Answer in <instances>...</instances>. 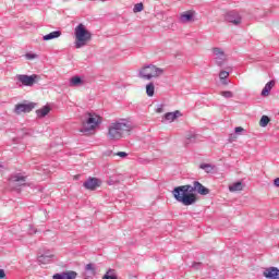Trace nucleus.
<instances>
[{
  "label": "nucleus",
  "instance_id": "1",
  "mask_svg": "<svg viewBox=\"0 0 279 279\" xmlns=\"http://www.w3.org/2000/svg\"><path fill=\"white\" fill-rule=\"evenodd\" d=\"M196 181H194L193 185H181L177 186L172 191V195L177 202L183 204V206H193L195 202H197L196 192Z\"/></svg>",
  "mask_w": 279,
  "mask_h": 279
},
{
  "label": "nucleus",
  "instance_id": "2",
  "mask_svg": "<svg viewBox=\"0 0 279 279\" xmlns=\"http://www.w3.org/2000/svg\"><path fill=\"white\" fill-rule=\"evenodd\" d=\"M74 47L75 49H82V47H86L89 40H93V33L86 29L84 24H78L74 29Z\"/></svg>",
  "mask_w": 279,
  "mask_h": 279
},
{
  "label": "nucleus",
  "instance_id": "3",
  "mask_svg": "<svg viewBox=\"0 0 279 279\" xmlns=\"http://www.w3.org/2000/svg\"><path fill=\"white\" fill-rule=\"evenodd\" d=\"M132 126L128 122H113L108 128L107 136L109 141H121L125 132H130Z\"/></svg>",
  "mask_w": 279,
  "mask_h": 279
},
{
  "label": "nucleus",
  "instance_id": "4",
  "mask_svg": "<svg viewBox=\"0 0 279 279\" xmlns=\"http://www.w3.org/2000/svg\"><path fill=\"white\" fill-rule=\"evenodd\" d=\"M84 117L85 119L82 122L83 126L81 128L80 132L83 134H90V132H93V130H95V128L101 123V118L96 113L90 112L85 113Z\"/></svg>",
  "mask_w": 279,
  "mask_h": 279
},
{
  "label": "nucleus",
  "instance_id": "5",
  "mask_svg": "<svg viewBox=\"0 0 279 279\" xmlns=\"http://www.w3.org/2000/svg\"><path fill=\"white\" fill-rule=\"evenodd\" d=\"M165 73V70L162 68H158L154 64H148L142 68L138 72V77L142 80H151L153 77H160Z\"/></svg>",
  "mask_w": 279,
  "mask_h": 279
},
{
  "label": "nucleus",
  "instance_id": "6",
  "mask_svg": "<svg viewBox=\"0 0 279 279\" xmlns=\"http://www.w3.org/2000/svg\"><path fill=\"white\" fill-rule=\"evenodd\" d=\"M16 80L22 84V86H34V84H38V82H40V75L17 74Z\"/></svg>",
  "mask_w": 279,
  "mask_h": 279
},
{
  "label": "nucleus",
  "instance_id": "7",
  "mask_svg": "<svg viewBox=\"0 0 279 279\" xmlns=\"http://www.w3.org/2000/svg\"><path fill=\"white\" fill-rule=\"evenodd\" d=\"M225 21L231 23V25H241L243 23V16L239 11H229L225 14Z\"/></svg>",
  "mask_w": 279,
  "mask_h": 279
},
{
  "label": "nucleus",
  "instance_id": "8",
  "mask_svg": "<svg viewBox=\"0 0 279 279\" xmlns=\"http://www.w3.org/2000/svg\"><path fill=\"white\" fill-rule=\"evenodd\" d=\"M84 189H87V191H95L96 189H99L101 186V180L97 178H88L83 183Z\"/></svg>",
  "mask_w": 279,
  "mask_h": 279
},
{
  "label": "nucleus",
  "instance_id": "9",
  "mask_svg": "<svg viewBox=\"0 0 279 279\" xmlns=\"http://www.w3.org/2000/svg\"><path fill=\"white\" fill-rule=\"evenodd\" d=\"M36 108V104H19L15 106L14 112L15 114H22V112H32L33 109Z\"/></svg>",
  "mask_w": 279,
  "mask_h": 279
},
{
  "label": "nucleus",
  "instance_id": "10",
  "mask_svg": "<svg viewBox=\"0 0 279 279\" xmlns=\"http://www.w3.org/2000/svg\"><path fill=\"white\" fill-rule=\"evenodd\" d=\"M213 53L216 56V64L218 66H223V62L226 61V52H223L221 48H213Z\"/></svg>",
  "mask_w": 279,
  "mask_h": 279
},
{
  "label": "nucleus",
  "instance_id": "11",
  "mask_svg": "<svg viewBox=\"0 0 279 279\" xmlns=\"http://www.w3.org/2000/svg\"><path fill=\"white\" fill-rule=\"evenodd\" d=\"M97 276V267L95 264L89 263L85 265L84 279H93Z\"/></svg>",
  "mask_w": 279,
  "mask_h": 279
},
{
  "label": "nucleus",
  "instance_id": "12",
  "mask_svg": "<svg viewBox=\"0 0 279 279\" xmlns=\"http://www.w3.org/2000/svg\"><path fill=\"white\" fill-rule=\"evenodd\" d=\"M77 278V272L75 270H68L59 274H54L52 279H75Z\"/></svg>",
  "mask_w": 279,
  "mask_h": 279
},
{
  "label": "nucleus",
  "instance_id": "13",
  "mask_svg": "<svg viewBox=\"0 0 279 279\" xmlns=\"http://www.w3.org/2000/svg\"><path fill=\"white\" fill-rule=\"evenodd\" d=\"M263 276L267 279H279V269L277 267L266 268Z\"/></svg>",
  "mask_w": 279,
  "mask_h": 279
},
{
  "label": "nucleus",
  "instance_id": "14",
  "mask_svg": "<svg viewBox=\"0 0 279 279\" xmlns=\"http://www.w3.org/2000/svg\"><path fill=\"white\" fill-rule=\"evenodd\" d=\"M180 117H182V112H180V110H175L173 112H167L163 116L162 123H165V121H169L170 123H173V121H175V119Z\"/></svg>",
  "mask_w": 279,
  "mask_h": 279
},
{
  "label": "nucleus",
  "instance_id": "15",
  "mask_svg": "<svg viewBox=\"0 0 279 279\" xmlns=\"http://www.w3.org/2000/svg\"><path fill=\"white\" fill-rule=\"evenodd\" d=\"M275 86H276V81L274 80L269 81L262 90V97H269V94L271 93V88H274Z\"/></svg>",
  "mask_w": 279,
  "mask_h": 279
},
{
  "label": "nucleus",
  "instance_id": "16",
  "mask_svg": "<svg viewBox=\"0 0 279 279\" xmlns=\"http://www.w3.org/2000/svg\"><path fill=\"white\" fill-rule=\"evenodd\" d=\"M10 182H17L20 186H24L26 182V177H23L21 173H16L10 177Z\"/></svg>",
  "mask_w": 279,
  "mask_h": 279
},
{
  "label": "nucleus",
  "instance_id": "17",
  "mask_svg": "<svg viewBox=\"0 0 279 279\" xmlns=\"http://www.w3.org/2000/svg\"><path fill=\"white\" fill-rule=\"evenodd\" d=\"M195 143H197V134L193 132L189 133L184 141L185 147H189V145H193Z\"/></svg>",
  "mask_w": 279,
  "mask_h": 279
},
{
  "label": "nucleus",
  "instance_id": "18",
  "mask_svg": "<svg viewBox=\"0 0 279 279\" xmlns=\"http://www.w3.org/2000/svg\"><path fill=\"white\" fill-rule=\"evenodd\" d=\"M49 112H51V107L49 106H44L41 109L36 110V114L38 117V119H45V117H47V114H49Z\"/></svg>",
  "mask_w": 279,
  "mask_h": 279
},
{
  "label": "nucleus",
  "instance_id": "19",
  "mask_svg": "<svg viewBox=\"0 0 279 279\" xmlns=\"http://www.w3.org/2000/svg\"><path fill=\"white\" fill-rule=\"evenodd\" d=\"M196 193H198V195H208L210 190L199 183V181H196Z\"/></svg>",
  "mask_w": 279,
  "mask_h": 279
},
{
  "label": "nucleus",
  "instance_id": "20",
  "mask_svg": "<svg viewBox=\"0 0 279 279\" xmlns=\"http://www.w3.org/2000/svg\"><path fill=\"white\" fill-rule=\"evenodd\" d=\"M62 36V32L53 31L43 37V40H53L56 38H60Z\"/></svg>",
  "mask_w": 279,
  "mask_h": 279
},
{
  "label": "nucleus",
  "instance_id": "21",
  "mask_svg": "<svg viewBox=\"0 0 279 279\" xmlns=\"http://www.w3.org/2000/svg\"><path fill=\"white\" fill-rule=\"evenodd\" d=\"M193 21V13L191 11H186L180 16V23H191Z\"/></svg>",
  "mask_w": 279,
  "mask_h": 279
},
{
  "label": "nucleus",
  "instance_id": "22",
  "mask_svg": "<svg viewBox=\"0 0 279 279\" xmlns=\"http://www.w3.org/2000/svg\"><path fill=\"white\" fill-rule=\"evenodd\" d=\"M84 81L80 76H73L70 78V86H82Z\"/></svg>",
  "mask_w": 279,
  "mask_h": 279
},
{
  "label": "nucleus",
  "instance_id": "23",
  "mask_svg": "<svg viewBox=\"0 0 279 279\" xmlns=\"http://www.w3.org/2000/svg\"><path fill=\"white\" fill-rule=\"evenodd\" d=\"M51 258H53V255H40L38 257V263H40L41 265H47L51 263Z\"/></svg>",
  "mask_w": 279,
  "mask_h": 279
},
{
  "label": "nucleus",
  "instance_id": "24",
  "mask_svg": "<svg viewBox=\"0 0 279 279\" xmlns=\"http://www.w3.org/2000/svg\"><path fill=\"white\" fill-rule=\"evenodd\" d=\"M229 191L231 193H234L235 191H243V183L241 181H238L229 186Z\"/></svg>",
  "mask_w": 279,
  "mask_h": 279
},
{
  "label": "nucleus",
  "instance_id": "25",
  "mask_svg": "<svg viewBox=\"0 0 279 279\" xmlns=\"http://www.w3.org/2000/svg\"><path fill=\"white\" fill-rule=\"evenodd\" d=\"M154 93H156V86L154 85V83H148L146 85V95L148 97H154Z\"/></svg>",
  "mask_w": 279,
  "mask_h": 279
},
{
  "label": "nucleus",
  "instance_id": "26",
  "mask_svg": "<svg viewBox=\"0 0 279 279\" xmlns=\"http://www.w3.org/2000/svg\"><path fill=\"white\" fill-rule=\"evenodd\" d=\"M199 169H203V171H205L206 173H213V171L215 170V166L210 163H201Z\"/></svg>",
  "mask_w": 279,
  "mask_h": 279
},
{
  "label": "nucleus",
  "instance_id": "27",
  "mask_svg": "<svg viewBox=\"0 0 279 279\" xmlns=\"http://www.w3.org/2000/svg\"><path fill=\"white\" fill-rule=\"evenodd\" d=\"M269 121H271V119L268 116H263L259 120L260 128H267V125H269Z\"/></svg>",
  "mask_w": 279,
  "mask_h": 279
},
{
  "label": "nucleus",
  "instance_id": "28",
  "mask_svg": "<svg viewBox=\"0 0 279 279\" xmlns=\"http://www.w3.org/2000/svg\"><path fill=\"white\" fill-rule=\"evenodd\" d=\"M102 279H118L117 275L114 274V269H109L102 277Z\"/></svg>",
  "mask_w": 279,
  "mask_h": 279
},
{
  "label": "nucleus",
  "instance_id": "29",
  "mask_svg": "<svg viewBox=\"0 0 279 279\" xmlns=\"http://www.w3.org/2000/svg\"><path fill=\"white\" fill-rule=\"evenodd\" d=\"M222 97H225L226 99H232V97H234V94H232V92L227 90V92H221Z\"/></svg>",
  "mask_w": 279,
  "mask_h": 279
},
{
  "label": "nucleus",
  "instance_id": "30",
  "mask_svg": "<svg viewBox=\"0 0 279 279\" xmlns=\"http://www.w3.org/2000/svg\"><path fill=\"white\" fill-rule=\"evenodd\" d=\"M133 12L137 13V12H143V3H136L133 8Z\"/></svg>",
  "mask_w": 279,
  "mask_h": 279
},
{
  "label": "nucleus",
  "instance_id": "31",
  "mask_svg": "<svg viewBox=\"0 0 279 279\" xmlns=\"http://www.w3.org/2000/svg\"><path fill=\"white\" fill-rule=\"evenodd\" d=\"M229 75H230V72L228 71H220L219 73L220 80H228Z\"/></svg>",
  "mask_w": 279,
  "mask_h": 279
},
{
  "label": "nucleus",
  "instance_id": "32",
  "mask_svg": "<svg viewBox=\"0 0 279 279\" xmlns=\"http://www.w3.org/2000/svg\"><path fill=\"white\" fill-rule=\"evenodd\" d=\"M25 58H26V60H36V58H38V54L32 53V52H27L25 54Z\"/></svg>",
  "mask_w": 279,
  "mask_h": 279
},
{
  "label": "nucleus",
  "instance_id": "33",
  "mask_svg": "<svg viewBox=\"0 0 279 279\" xmlns=\"http://www.w3.org/2000/svg\"><path fill=\"white\" fill-rule=\"evenodd\" d=\"M234 134H235V136H236V134H241L242 132H245V129H243V126H236L235 129H234Z\"/></svg>",
  "mask_w": 279,
  "mask_h": 279
},
{
  "label": "nucleus",
  "instance_id": "34",
  "mask_svg": "<svg viewBox=\"0 0 279 279\" xmlns=\"http://www.w3.org/2000/svg\"><path fill=\"white\" fill-rule=\"evenodd\" d=\"M192 267H193V269H202V263H199V262H194V263L192 264Z\"/></svg>",
  "mask_w": 279,
  "mask_h": 279
},
{
  "label": "nucleus",
  "instance_id": "35",
  "mask_svg": "<svg viewBox=\"0 0 279 279\" xmlns=\"http://www.w3.org/2000/svg\"><path fill=\"white\" fill-rule=\"evenodd\" d=\"M116 156H120V158H128V153L119 151V153L116 154Z\"/></svg>",
  "mask_w": 279,
  "mask_h": 279
},
{
  "label": "nucleus",
  "instance_id": "36",
  "mask_svg": "<svg viewBox=\"0 0 279 279\" xmlns=\"http://www.w3.org/2000/svg\"><path fill=\"white\" fill-rule=\"evenodd\" d=\"M233 141H236V134L235 133L230 134V136H229V142L233 143Z\"/></svg>",
  "mask_w": 279,
  "mask_h": 279
},
{
  "label": "nucleus",
  "instance_id": "37",
  "mask_svg": "<svg viewBox=\"0 0 279 279\" xmlns=\"http://www.w3.org/2000/svg\"><path fill=\"white\" fill-rule=\"evenodd\" d=\"M5 278V270L0 269V279Z\"/></svg>",
  "mask_w": 279,
  "mask_h": 279
},
{
  "label": "nucleus",
  "instance_id": "38",
  "mask_svg": "<svg viewBox=\"0 0 279 279\" xmlns=\"http://www.w3.org/2000/svg\"><path fill=\"white\" fill-rule=\"evenodd\" d=\"M274 184L279 189V178L274 180Z\"/></svg>",
  "mask_w": 279,
  "mask_h": 279
},
{
  "label": "nucleus",
  "instance_id": "39",
  "mask_svg": "<svg viewBox=\"0 0 279 279\" xmlns=\"http://www.w3.org/2000/svg\"><path fill=\"white\" fill-rule=\"evenodd\" d=\"M156 112H158V113L163 112L162 106H160L159 108H157Z\"/></svg>",
  "mask_w": 279,
  "mask_h": 279
},
{
  "label": "nucleus",
  "instance_id": "40",
  "mask_svg": "<svg viewBox=\"0 0 279 279\" xmlns=\"http://www.w3.org/2000/svg\"><path fill=\"white\" fill-rule=\"evenodd\" d=\"M221 84H223L225 86H227V84H228V81H227V78H225V80H221Z\"/></svg>",
  "mask_w": 279,
  "mask_h": 279
},
{
  "label": "nucleus",
  "instance_id": "41",
  "mask_svg": "<svg viewBox=\"0 0 279 279\" xmlns=\"http://www.w3.org/2000/svg\"><path fill=\"white\" fill-rule=\"evenodd\" d=\"M110 154H112V151L108 153V156H110Z\"/></svg>",
  "mask_w": 279,
  "mask_h": 279
}]
</instances>
